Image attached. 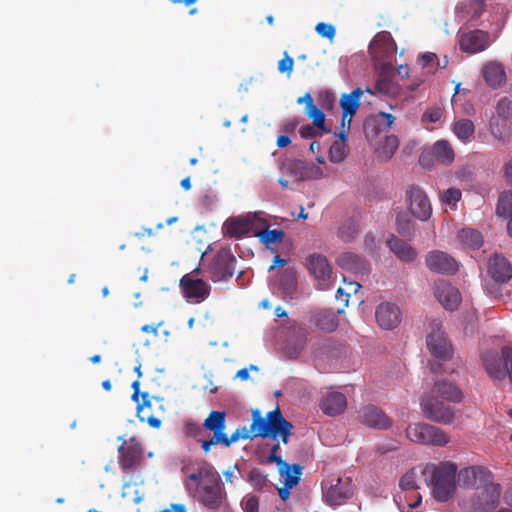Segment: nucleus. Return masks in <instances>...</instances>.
I'll return each instance as SVG.
<instances>
[{"label": "nucleus", "mask_w": 512, "mask_h": 512, "mask_svg": "<svg viewBox=\"0 0 512 512\" xmlns=\"http://www.w3.org/2000/svg\"><path fill=\"white\" fill-rule=\"evenodd\" d=\"M203 427L213 432V436L210 439H203L201 441V448L205 454L210 453L212 446L223 445L230 447L239 440H253L258 437L271 438L273 440L280 438L284 444H287L294 428L293 424L283 417L279 407L269 411L265 417H262L260 410H252L250 427H239L231 436L225 433V411H211L204 420Z\"/></svg>", "instance_id": "1"}, {"label": "nucleus", "mask_w": 512, "mask_h": 512, "mask_svg": "<svg viewBox=\"0 0 512 512\" xmlns=\"http://www.w3.org/2000/svg\"><path fill=\"white\" fill-rule=\"evenodd\" d=\"M421 472L436 500L446 502L452 498L456 490L457 466L455 464L450 462L428 463Z\"/></svg>", "instance_id": "2"}, {"label": "nucleus", "mask_w": 512, "mask_h": 512, "mask_svg": "<svg viewBox=\"0 0 512 512\" xmlns=\"http://www.w3.org/2000/svg\"><path fill=\"white\" fill-rule=\"evenodd\" d=\"M501 492V485L490 480L462 500V509L465 512H492L500 503Z\"/></svg>", "instance_id": "3"}, {"label": "nucleus", "mask_w": 512, "mask_h": 512, "mask_svg": "<svg viewBox=\"0 0 512 512\" xmlns=\"http://www.w3.org/2000/svg\"><path fill=\"white\" fill-rule=\"evenodd\" d=\"M325 502L335 508L344 505L354 494V485L350 477H332L322 482Z\"/></svg>", "instance_id": "4"}, {"label": "nucleus", "mask_w": 512, "mask_h": 512, "mask_svg": "<svg viewBox=\"0 0 512 512\" xmlns=\"http://www.w3.org/2000/svg\"><path fill=\"white\" fill-rule=\"evenodd\" d=\"M406 436L412 442L425 445L445 446L449 442V436L442 429L426 423L410 424Z\"/></svg>", "instance_id": "5"}, {"label": "nucleus", "mask_w": 512, "mask_h": 512, "mask_svg": "<svg viewBox=\"0 0 512 512\" xmlns=\"http://www.w3.org/2000/svg\"><path fill=\"white\" fill-rule=\"evenodd\" d=\"M483 364L492 378L501 380L508 376L512 384V347H503L500 357L486 353L483 356Z\"/></svg>", "instance_id": "6"}, {"label": "nucleus", "mask_w": 512, "mask_h": 512, "mask_svg": "<svg viewBox=\"0 0 512 512\" xmlns=\"http://www.w3.org/2000/svg\"><path fill=\"white\" fill-rule=\"evenodd\" d=\"M236 258L228 248H221L212 258L208 272L213 282L228 281L235 273Z\"/></svg>", "instance_id": "7"}, {"label": "nucleus", "mask_w": 512, "mask_h": 512, "mask_svg": "<svg viewBox=\"0 0 512 512\" xmlns=\"http://www.w3.org/2000/svg\"><path fill=\"white\" fill-rule=\"evenodd\" d=\"M430 329L426 341L430 353L435 358L449 360L453 355V348L441 328V323L437 320H432Z\"/></svg>", "instance_id": "8"}, {"label": "nucleus", "mask_w": 512, "mask_h": 512, "mask_svg": "<svg viewBox=\"0 0 512 512\" xmlns=\"http://www.w3.org/2000/svg\"><path fill=\"white\" fill-rule=\"evenodd\" d=\"M201 502L210 509L219 508L226 497V493L217 472L210 474L209 479H204L203 485L198 488Z\"/></svg>", "instance_id": "9"}, {"label": "nucleus", "mask_w": 512, "mask_h": 512, "mask_svg": "<svg viewBox=\"0 0 512 512\" xmlns=\"http://www.w3.org/2000/svg\"><path fill=\"white\" fill-rule=\"evenodd\" d=\"M200 268L194 269L192 272L185 274L180 279V288L185 298L200 303L207 299L211 292V286L202 279L194 278V274H198Z\"/></svg>", "instance_id": "10"}, {"label": "nucleus", "mask_w": 512, "mask_h": 512, "mask_svg": "<svg viewBox=\"0 0 512 512\" xmlns=\"http://www.w3.org/2000/svg\"><path fill=\"white\" fill-rule=\"evenodd\" d=\"M421 408L428 419L444 425L451 424L455 417L454 410L449 405L430 394L422 398Z\"/></svg>", "instance_id": "11"}, {"label": "nucleus", "mask_w": 512, "mask_h": 512, "mask_svg": "<svg viewBox=\"0 0 512 512\" xmlns=\"http://www.w3.org/2000/svg\"><path fill=\"white\" fill-rule=\"evenodd\" d=\"M307 268L318 283V288L327 290L332 286V267L327 258L321 254H312L307 259Z\"/></svg>", "instance_id": "12"}, {"label": "nucleus", "mask_w": 512, "mask_h": 512, "mask_svg": "<svg viewBox=\"0 0 512 512\" xmlns=\"http://www.w3.org/2000/svg\"><path fill=\"white\" fill-rule=\"evenodd\" d=\"M406 195L411 214L421 221L429 219L432 214V206L424 190L418 185H412Z\"/></svg>", "instance_id": "13"}, {"label": "nucleus", "mask_w": 512, "mask_h": 512, "mask_svg": "<svg viewBox=\"0 0 512 512\" xmlns=\"http://www.w3.org/2000/svg\"><path fill=\"white\" fill-rule=\"evenodd\" d=\"M494 479V474L484 466H469L458 473V482L464 488L479 490L482 485Z\"/></svg>", "instance_id": "14"}, {"label": "nucleus", "mask_w": 512, "mask_h": 512, "mask_svg": "<svg viewBox=\"0 0 512 512\" xmlns=\"http://www.w3.org/2000/svg\"><path fill=\"white\" fill-rule=\"evenodd\" d=\"M425 263L428 269L440 274H454L458 270L456 260L446 252L434 250L426 255Z\"/></svg>", "instance_id": "15"}, {"label": "nucleus", "mask_w": 512, "mask_h": 512, "mask_svg": "<svg viewBox=\"0 0 512 512\" xmlns=\"http://www.w3.org/2000/svg\"><path fill=\"white\" fill-rule=\"evenodd\" d=\"M119 462L124 471L134 469L141 461L143 449L135 437L130 439L129 444L126 441L118 448Z\"/></svg>", "instance_id": "16"}, {"label": "nucleus", "mask_w": 512, "mask_h": 512, "mask_svg": "<svg viewBox=\"0 0 512 512\" xmlns=\"http://www.w3.org/2000/svg\"><path fill=\"white\" fill-rule=\"evenodd\" d=\"M460 49L468 53H479L486 50L490 45V35L483 30H473L463 34L460 38Z\"/></svg>", "instance_id": "17"}, {"label": "nucleus", "mask_w": 512, "mask_h": 512, "mask_svg": "<svg viewBox=\"0 0 512 512\" xmlns=\"http://www.w3.org/2000/svg\"><path fill=\"white\" fill-rule=\"evenodd\" d=\"M434 295L445 309L451 311L455 310L461 301L458 289L445 280L435 282Z\"/></svg>", "instance_id": "18"}, {"label": "nucleus", "mask_w": 512, "mask_h": 512, "mask_svg": "<svg viewBox=\"0 0 512 512\" xmlns=\"http://www.w3.org/2000/svg\"><path fill=\"white\" fill-rule=\"evenodd\" d=\"M401 311L393 303H380L376 309L375 317L378 325L384 330H392L401 322Z\"/></svg>", "instance_id": "19"}, {"label": "nucleus", "mask_w": 512, "mask_h": 512, "mask_svg": "<svg viewBox=\"0 0 512 512\" xmlns=\"http://www.w3.org/2000/svg\"><path fill=\"white\" fill-rule=\"evenodd\" d=\"M359 421L377 429H387L392 424L389 417L379 407L371 404L360 409Z\"/></svg>", "instance_id": "20"}, {"label": "nucleus", "mask_w": 512, "mask_h": 512, "mask_svg": "<svg viewBox=\"0 0 512 512\" xmlns=\"http://www.w3.org/2000/svg\"><path fill=\"white\" fill-rule=\"evenodd\" d=\"M363 95L361 88H356L349 94H343L340 98V106L342 108V128L349 130L352 117L356 114L360 106V98Z\"/></svg>", "instance_id": "21"}, {"label": "nucleus", "mask_w": 512, "mask_h": 512, "mask_svg": "<svg viewBox=\"0 0 512 512\" xmlns=\"http://www.w3.org/2000/svg\"><path fill=\"white\" fill-rule=\"evenodd\" d=\"M487 272L498 283H506L512 278V265L502 255L494 254L489 258Z\"/></svg>", "instance_id": "22"}, {"label": "nucleus", "mask_w": 512, "mask_h": 512, "mask_svg": "<svg viewBox=\"0 0 512 512\" xmlns=\"http://www.w3.org/2000/svg\"><path fill=\"white\" fill-rule=\"evenodd\" d=\"M320 409L325 415L337 416L347 408V398L340 392H329L320 400Z\"/></svg>", "instance_id": "23"}, {"label": "nucleus", "mask_w": 512, "mask_h": 512, "mask_svg": "<svg viewBox=\"0 0 512 512\" xmlns=\"http://www.w3.org/2000/svg\"><path fill=\"white\" fill-rule=\"evenodd\" d=\"M430 395L453 403H459L463 398L462 391L454 383L445 380L436 381Z\"/></svg>", "instance_id": "24"}, {"label": "nucleus", "mask_w": 512, "mask_h": 512, "mask_svg": "<svg viewBox=\"0 0 512 512\" xmlns=\"http://www.w3.org/2000/svg\"><path fill=\"white\" fill-rule=\"evenodd\" d=\"M386 243L395 256L403 262H412L417 257V251L411 245L394 235Z\"/></svg>", "instance_id": "25"}, {"label": "nucleus", "mask_w": 512, "mask_h": 512, "mask_svg": "<svg viewBox=\"0 0 512 512\" xmlns=\"http://www.w3.org/2000/svg\"><path fill=\"white\" fill-rule=\"evenodd\" d=\"M252 225L253 220L250 217L231 218L224 224L225 234L240 239L251 232Z\"/></svg>", "instance_id": "26"}, {"label": "nucleus", "mask_w": 512, "mask_h": 512, "mask_svg": "<svg viewBox=\"0 0 512 512\" xmlns=\"http://www.w3.org/2000/svg\"><path fill=\"white\" fill-rule=\"evenodd\" d=\"M483 77L492 88L500 87L506 81L505 68L501 63L489 62L483 68Z\"/></svg>", "instance_id": "27"}, {"label": "nucleus", "mask_w": 512, "mask_h": 512, "mask_svg": "<svg viewBox=\"0 0 512 512\" xmlns=\"http://www.w3.org/2000/svg\"><path fill=\"white\" fill-rule=\"evenodd\" d=\"M314 325L325 332H333L338 327V318L333 310H321L312 316Z\"/></svg>", "instance_id": "28"}, {"label": "nucleus", "mask_w": 512, "mask_h": 512, "mask_svg": "<svg viewBox=\"0 0 512 512\" xmlns=\"http://www.w3.org/2000/svg\"><path fill=\"white\" fill-rule=\"evenodd\" d=\"M337 264L348 271L362 272L366 270V261L353 252H344L337 258Z\"/></svg>", "instance_id": "29"}, {"label": "nucleus", "mask_w": 512, "mask_h": 512, "mask_svg": "<svg viewBox=\"0 0 512 512\" xmlns=\"http://www.w3.org/2000/svg\"><path fill=\"white\" fill-rule=\"evenodd\" d=\"M432 154L437 162L450 165L455 158L454 150L447 140H439L432 147Z\"/></svg>", "instance_id": "30"}, {"label": "nucleus", "mask_w": 512, "mask_h": 512, "mask_svg": "<svg viewBox=\"0 0 512 512\" xmlns=\"http://www.w3.org/2000/svg\"><path fill=\"white\" fill-rule=\"evenodd\" d=\"M348 130L343 128L338 134L335 136L340 138V141H335L329 148L328 158L332 163H341L346 158V140H347Z\"/></svg>", "instance_id": "31"}, {"label": "nucleus", "mask_w": 512, "mask_h": 512, "mask_svg": "<svg viewBox=\"0 0 512 512\" xmlns=\"http://www.w3.org/2000/svg\"><path fill=\"white\" fill-rule=\"evenodd\" d=\"M457 241L469 249H479L483 244V237L476 229L463 228L457 234Z\"/></svg>", "instance_id": "32"}, {"label": "nucleus", "mask_w": 512, "mask_h": 512, "mask_svg": "<svg viewBox=\"0 0 512 512\" xmlns=\"http://www.w3.org/2000/svg\"><path fill=\"white\" fill-rule=\"evenodd\" d=\"M452 131L461 142L469 143L475 133V126L470 119H460L453 123Z\"/></svg>", "instance_id": "33"}, {"label": "nucleus", "mask_w": 512, "mask_h": 512, "mask_svg": "<svg viewBox=\"0 0 512 512\" xmlns=\"http://www.w3.org/2000/svg\"><path fill=\"white\" fill-rule=\"evenodd\" d=\"M280 474L284 478L283 484L288 488L296 486L300 480L301 467L297 464L290 466L286 464L280 469Z\"/></svg>", "instance_id": "34"}, {"label": "nucleus", "mask_w": 512, "mask_h": 512, "mask_svg": "<svg viewBox=\"0 0 512 512\" xmlns=\"http://www.w3.org/2000/svg\"><path fill=\"white\" fill-rule=\"evenodd\" d=\"M359 225L353 219H348L338 229V237L344 242H351L359 233Z\"/></svg>", "instance_id": "35"}, {"label": "nucleus", "mask_w": 512, "mask_h": 512, "mask_svg": "<svg viewBox=\"0 0 512 512\" xmlns=\"http://www.w3.org/2000/svg\"><path fill=\"white\" fill-rule=\"evenodd\" d=\"M496 213L504 218L512 215V191H504L500 194Z\"/></svg>", "instance_id": "36"}, {"label": "nucleus", "mask_w": 512, "mask_h": 512, "mask_svg": "<svg viewBox=\"0 0 512 512\" xmlns=\"http://www.w3.org/2000/svg\"><path fill=\"white\" fill-rule=\"evenodd\" d=\"M306 115L312 120L313 125L322 132L329 133L331 130L325 127V114L316 105L305 109Z\"/></svg>", "instance_id": "37"}, {"label": "nucleus", "mask_w": 512, "mask_h": 512, "mask_svg": "<svg viewBox=\"0 0 512 512\" xmlns=\"http://www.w3.org/2000/svg\"><path fill=\"white\" fill-rule=\"evenodd\" d=\"M399 146L398 138L395 135L385 137L379 148V154L385 159L389 160L393 157Z\"/></svg>", "instance_id": "38"}, {"label": "nucleus", "mask_w": 512, "mask_h": 512, "mask_svg": "<svg viewBox=\"0 0 512 512\" xmlns=\"http://www.w3.org/2000/svg\"><path fill=\"white\" fill-rule=\"evenodd\" d=\"M255 236L258 237L264 244L269 245L272 243L281 242L285 236V233L279 229H266L255 233Z\"/></svg>", "instance_id": "39"}, {"label": "nucleus", "mask_w": 512, "mask_h": 512, "mask_svg": "<svg viewBox=\"0 0 512 512\" xmlns=\"http://www.w3.org/2000/svg\"><path fill=\"white\" fill-rule=\"evenodd\" d=\"M247 480L256 490H262L268 483L267 475L259 468H253L249 472Z\"/></svg>", "instance_id": "40"}, {"label": "nucleus", "mask_w": 512, "mask_h": 512, "mask_svg": "<svg viewBox=\"0 0 512 512\" xmlns=\"http://www.w3.org/2000/svg\"><path fill=\"white\" fill-rule=\"evenodd\" d=\"M399 486L403 491H415L419 488L417 484V471L416 469L409 470L402 476Z\"/></svg>", "instance_id": "41"}, {"label": "nucleus", "mask_w": 512, "mask_h": 512, "mask_svg": "<svg viewBox=\"0 0 512 512\" xmlns=\"http://www.w3.org/2000/svg\"><path fill=\"white\" fill-rule=\"evenodd\" d=\"M203 428V425L201 426L194 420L188 419L184 422L183 433L185 434V436L197 439V441L201 443L203 439H201L200 437L203 433Z\"/></svg>", "instance_id": "42"}, {"label": "nucleus", "mask_w": 512, "mask_h": 512, "mask_svg": "<svg viewBox=\"0 0 512 512\" xmlns=\"http://www.w3.org/2000/svg\"><path fill=\"white\" fill-rule=\"evenodd\" d=\"M396 226H397V231L401 235L406 236V237H410L413 235V231H414L413 224L407 215L399 214L396 217Z\"/></svg>", "instance_id": "43"}, {"label": "nucleus", "mask_w": 512, "mask_h": 512, "mask_svg": "<svg viewBox=\"0 0 512 512\" xmlns=\"http://www.w3.org/2000/svg\"><path fill=\"white\" fill-rule=\"evenodd\" d=\"M497 117L503 121H508L512 116V102L508 98H501L496 106Z\"/></svg>", "instance_id": "44"}, {"label": "nucleus", "mask_w": 512, "mask_h": 512, "mask_svg": "<svg viewBox=\"0 0 512 512\" xmlns=\"http://www.w3.org/2000/svg\"><path fill=\"white\" fill-rule=\"evenodd\" d=\"M361 285L358 282H349L347 288H338L336 298L344 302L345 306H348L349 297L351 293H357Z\"/></svg>", "instance_id": "45"}, {"label": "nucleus", "mask_w": 512, "mask_h": 512, "mask_svg": "<svg viewBox=\"0 0 512 512\" xmlns=\"http://www.w3.org/2000/svg\"><path fill=\"white\" fill-rule=\"evenodd\" d=\"M461 196L462 192L460 189L449 188L441 194L440 198L444 204L455 205L461 199Z\"/></svg>", "instance_id": "46"}, {"label": "nucleus", "mask_w": 512, "mask_h": 512, "mask_svg": "<svg viewBox=\"0 0 512 512\" xmlns=\"http://www.w3.org/2000/svg\"><path fill=\"white\" fill-rule=\"evenodd\" d=\"M391 42V34L387 31H381L376 34L369 48L370 50H374L377 45H383L385 48H388Z\"/></svg>", "instance_id": "47"}, {"label": "nucleus", "mask_w": 512, "mask_h": 512, "mask_svg": "<svg viewBox=\"0 0 512 512\" xmlns=\"http://www.w3.org/2000/svg\"><path fill=\"white\" fill-rule=\"evenodd\" d=\"M316 32L323 38L332 40L335 37V27L329 23L320 22L315 27Z\"/></svg>", "instance_id": "48"}, {"label": "nucleus", "mask_w": 512, "mask_h": 512, "mask_svg": "<svg viewBox=\"0 0 512 512\" xmlns=\"http://www.w3.org/2000/svg\"><path fill=\"white\" fill-rule=\"evenodd\" d=\"M244 512H258L259 499L255 495H246L241 502Z\"/></svg>", "instance_id": "49"}, {"label": "nucleus", "mask_w": 512, "mask_h": 512, "mask_svg": "<svg viewBox=\"0 0 512 512\" xmlns=\"http://www.w3.org/2000/svg\"><path fill=\"white\" fill-rule=\"evenodd\" d=\"M397 499H398L397 501H398L399 509L402 512H410L411 509L418 507L422 502V496L419 493H416L414 495L413 501H411V502L407 501L406 504H402L403 499H402L401 495H398Z\"/></svg>", "instance_id": "50"}, {"label": "nucleus", "mask_w": 512, "mask_h": 512, "mask_svg": "<svg viewBox=\"0 0 512 512\" xmlns=\"http://www.w3.org/2000/svg\"><path fill=\"white\" fill-rule=\"evenodd\" d=\"M216 471H213L211 468L200 469L198 472L192 473L188 476L189 480L197 482L198 488L203 485L204 479H209L210 474H214Z\"/></svg>", "instance_id": "51"}, {"label": "nucleus", "mask_w": 512, "mask_h": 512, "mask_svg": "<svg viewBox=\"0 0 512 512\" xmlns=\"http://www.w3.org/2000/svg\"><path fill=\"white\" fill-rule=\"evenodd\" d=\"M294 60L290 57L287 52L284 53V57L278 62V71L280 73H286L288 76L293 71Z\"/></svg>", "instance_id": "52"}, {"label": "nucleus", "mask_w": 512, "mask_h": 512, "mask_svg": "<svg viewBox=\"0 0 512 512\" xmlns=\"http://www.w3.org/2000/svg\"><path fill=\"white\" fill-rule=\"evenodd\" d=\"M442 117V110L439 107L428 109L422 116L424 122L435 123Z\"/></svg>", "instance_id": "53"}, {"label": "nucleus", "mask_w": 512, "mask_h": 512, "mask_svg": "<svg viewBox=\"0 0 512 512\" xmlns=\"http://www.w3.org/2000/svg\"><path fill=\"white\" fill-rule=\"evenodd\" d=\"M300 135L302 138L310 139L321 136L324 132L317 129L315 126L305 125L300 128Z\"/></svg>", "instance_id": "54"}, {"label": "nucleus", "mask_w": 512, "mask_h": 512, "mask_svg": "<svg viewBox=\"0 0 512 512\" xmlns=\"http://www.w3.org/2000/svg\"><path fill=\"white\" fill-rule=\"evenodd\" d=\"M162 324L163 322H159L158 324H145L141 327V331L147 334L158 336V330Z\"/></svg>", "instance_id": "55"}, {"label": "nucleus", "mask_w": 512, "mask_h": 512, "mask_svg": "<svg viewBox=\"0 0 512 512\" xmlns=\"http://www.w3.org/2000/svg\"><path fill=\"white\" fill-rule=\"evenodd\" d=\"M249 370H252V371H257L258 370V367L255 366V365H250L249 368H242L240 369L237 374H236V377L245 381V380H248L249 378Z\"/></svg>", "instance_id": "56"}, {"label": "nucleus", "mask_w": 512, "mask_h": 512, "mask_svg": "<svg viewBox=\"0 0 512 512\" xmlns=\"http://www.w3.org/2000/svg\"><path fill=\"white\" fill-rule=\"evenodd\" d=\"M436 58H437V57H436V54H434V53H425V54H423V55L421 56V58H420V62H421V64H422V66H423L424 68H426V67H428L429 65H431V64L435 61V59H436Z\"/></svg>", "instance_id": "57"}, {"label": "nucleus", "mask_w": 512, "mask_h": 512, "mask_svg": "<svg viewBox=\"0 0 512 512\" xmlns=\"http://www.w3.org/2000/svg\"><path fill=\"white\" fill-rule=\"evenodd\" d=\"M298 124H299L298 120L296 118H294V119L286 121L283 124V128L282 129L286 133H293L296 130Z\"/></svg>", "instance_id": "58"}, {"label": "nucleus", "mask_w": 512, "mask_h": 512, "mask_svg": "<svg viewBox=\"0 0 512 512\" xmlns=\"http://www.w3.org/2000/svg\"><path fill=\"white\" fill-rule=\"evenodd\" d=\"M308 177L313 178V179H321L324 177V173L319 166L313 165L309 169Z\"/></svg>", "instance_id": "59"}, {"label": "nucleus", "mask_w": 512, "mask_h": 512, "mask_svg": "<svg viewBox=\"0 0 512 512\" xmlns=\"http://www.w3.org/2000/svg\"><path fill=\"white\" fill-rule=\"evenodd\" d=\"M390 82L387 80H379L375 85V90L381 93H389Z\"/></svg>", "instance_id": "60"}, {"label": "nucleus", "mask_w": 512, "mask_h": 512, "mask_svg": "<svg viewBox=\"0 0 512 512\" xmlns=\"http://www.w3.org/2000/svg\"><path fill=\"white\" fill-rule=\"evenodd\" d=\"M268 462H275L279 468H283L286 466V462L282 460V458L278 454L270 453L268 457Z\"/></svg>", "instance_id": "61"}, {"label": "nucleus", "mask_w": 512, "mask_h": 512, "mask_svg": "<svg viewBox=\"0 0 512 512\" xmlns=\"http://www.w3.org/2000/svg\"><path fill=\"white\" fill-rule=\"evenodd\" d=\"M161 512H187V510L184 504H171L169 508Z\"/></svg>", "instance_id": "62"}, {"label": "nucleus", "mask_w": 512, "mask_h": 512, "mask_svg": "<svg viewBox=\"0 0 512 512\" xmlns=\"http://www.w3.org/2000/svg\"><path fill=\"white\" fill-rule=\"evenodd\" d=\"M291 143V139L287 135H280L277 138L276 144L280 148L287 147Z\"/></svg>", "instance_id": "63"}, {"label": "nucleus", "mask_w": 512, "mask_h": 512, "mask_svg": "<svg viewBox=\"0 0 512 512\" xmlns=\"http://www.w3.org/2000/svg\"><path fill=\"white\" fill-rule=\"evenodd\" d=\"M504 172L507 182L512 185V160L505 164Z\"/></svg>", "instance_id": "64"}]
</instances>
